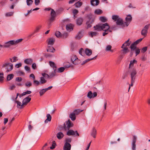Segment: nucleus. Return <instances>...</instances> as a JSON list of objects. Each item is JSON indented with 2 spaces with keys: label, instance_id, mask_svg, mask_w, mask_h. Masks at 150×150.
<instances>
[{
  "label": "nucleus",
  "instance_id": "6",
  "mask_svg": "<svg viewBox=\"0 0 150 150\" xmlns=\"http://www.w3.org/2000/svg\"><path fill=\"white\" fill-rule=\"evenodd\" d=\"M71 60L72 63L75 65H78L81 62V61L78 59L76 55L71 57Z\"/></svg>",
  "mask_w": 150,
  "mask_h": 150
},
{
  "label": "nucleus",
  "instance_id": "18",
  "mask_svg": "<svg viewBox=\"0 0 150 150\" xmlns=\"http://www.w3.org/2000/svg\"><path fill=\"white\" fill-rule=\"evenodd\" d=\"M97 57V56H96L95 57H94L92 58L87 59H86V60H85V61H83L82 62V63H81V65H83L84 64L87 63V62H89V61H90L91 60H93V59H95Z\"/></svg>",
  "mask_w": 150,
  "mask_h": 150
},
{
  "label": "nucleus",
  "instance_id": "27",
  "mask_svg": "<svg viewBox=\"0 0 150 150\" xmlns=\"http://www.w3.org/2000/svg\"><path fill=\"white\" fill-rule=\"evenodd\" d=\"M85 52L86 55L88 56H90L91 55L92 53V51L91 50L88 49H86Z\"/></svg>",
  "mask_w": 150,
  "mask_h": 150
},
{
  "label": "nucleus",
  "instance_id": "53",
  "mask_svg": "<svg viewBox=\"0 0 150 150\" xmlns=\"http://www.w3.org/2000/svg\"><path fill=\"white\" fill-rule=\"evenodd\" d=\"M86 24L87 25V28H91L92 26L91 24H91V21H87L86 23Z\"/></svg>",
  "mask_w": 150,
  "mask_h": 150
},
{
  "label": "nucleus",
  "instance_id": "16",
  "mask_svg": "<svg viewBox=\"0 0 150 150\" xmlns=\"http://www.w3.org/2000/svg\"><path fill=\"white\" fill-rule=\"evenodd\" d=\"M71 146L70 144L65 143L63 146V150H70Z\"/></svg>",
  "mask_w": 150,
  "mask_h": 150
},
{
  "label": "nucleus",
  "instance_id": "45",
  "mask_svg": "<svg viewBox=\"0 0 150 150\" xmlns=\"http://www.w3.org/2000/svg\"><path fill=\"white\" fill-rule=\"evenodd\" d=\"M62 35L61 33L59 31H57L55 33V35L57 38H61Z\"/></svg>",
  "mask_w": 150,
  "mask_h": 150
},
{
  "label": "nucleus",
  "instance_id": "13",
  "mask_svg": "<svg viewBox=\"0 0 150 150\" xmlns=\"http://www.w3.org/2000/svg\"><path fill=\"white\" fill-rule=\"evenodd\" d=\"M31 96V95H30L26 97L23 99L22 101L23 104H22L21 106H23L24 105H26L30 101L31 98L28 97Z\"/></svg>",
  "mask_w": 150,
  "mask_h": 150
},
{
  "label": "nucleus",
  "instance_id": "12",
  "mask_svg": "<svg viewBox=\"0 0 150 150\" xmlns=\"http://www.w3.org/2000/svg\"><path fill=\"white\" fill-rule=\"evenodd\" d=\"M52 88V86H50L47 88L43 89L40 90L39 92L40 96H42L47 91L50 90Z\"/></svg>",
  "mask_w": 150,
  "mask_h": 150
},
{
  "label": "nucleus",
  "instance_id": "33",
  "mask_svg": "<svg viewBox=\"0 0 150 150\" xmlns=\"http://www.w3.org/2000/svg\"><path fill=\"white\" fill-rule=\"evenodd\" d=\"M137 61L135 59H134L133 61H131L130 62L129 68H133V66L134 64H137Z\"/></svg>",
  "mask_w": 150,
  "mask_h": 150
},
{
  "label": "nucleus",
  "instance_id": "11",
  "mask_svg": "<svg viewBox=\"0 0 150 150\" xmlns=\"http://www.w3.org/2000/svg\"><path fill=\"white\" fill-rule=\"evenodd\" d=\"M137 138L134 135H133V139L132 143V150H136V143L137 141Z\"/></svg>",
  "mask_w": 150,
  "mask_h": 150
},
{
  "label": "nucleus",
  "instance_id": "15",
  "mask_svg": "<svg viewBox=\"0 0 150 150\" xmlns=\"http://www.w3.org/2000/svg\"><path fill=\"white\" fill-rule=\"evenodd\" d=\"M131 43V41H130V40L129 39L122 45L121 47V48H123L125 47L127 48H128V47H127V46H129Z\"/></svg>",
  "mask_w": 150,
  "mask_h": 150
},
{
  "label": "nucleus",
  "instance_id": "56",
  "mask_svg": "<svg viewBox=\"0 0 150 150\" xmlns=\"http://www.w3.org/2000/svg\"><path fill=\"white\" fill-rule=\"evenodd\" d=\"M135 50L136 56H137L139 54L140 52V49L137 47Z\"/></svg>",
  "mask_w": 150,
  "mask_h": 150
},
{
  "label": "nucleus",
  "instance_id": "19",
  "mask_svg": "<svg viewBox=\"0 0 150 150\" xmlns=\"http://www.w3.org/2000/svg\"><path fill=\"white\" fill-rule=\"evenodd\" d=\"M24 62L27 64H31L33 62V60L31 58H27L24 60Z\"/></svg>",
  "mask_w": 150,
  "mask_h": 150
},
{
  "label": "nucleus",
  "instance_id": "3",
  "mask_svg": "<svg viewBox=\"0 0 150 150\" xmlns=\"http://www.w3.org/2000/svg\"><path fill=\"white\" fill-rule=\"evenodd\" d=\"M129 72L131 78V84H133L136 77L137 72L136 69L134 68H129Z\"/></svg>",
  "mask_w": 150,
  "mask_h": 150
},
{
  "label": "nucleus",
  "instance_id": "29",
  "mask_svg": "<svg viewBox=\"0 0 150 150\" xmlns=\"http://www.w3.org/2000/svg\"><path fill=\"white\" fill-rule=\"evenodd\" d=\"M64 136V134L62 132H59L57 134V137L59 139H61Z\"/></svg>",
  "mask_w": 150,
  "mask_h": 150
},
{
  "label": "nucleus",
  "instance_id": "42",
  "mask_svg": "<svg viewBox=\"0 0 150 150\" xmlns=\"http://www.w3.org/2000/svg\"><path fill=\"white\" fill-rule=\"evenodd\" d=\"M103 13L102 10L100 9H97L95 10L94 13L97 15H100Z\"/></svg>",
  "mask_w": 150,
  "mask_h": 150
},
{
  "label": "nucleus",
  "instance_id": "58",
  "mask_svg": "<svg viewBox=\"0 0 150 150\" xmlns=\"http://www.w3.org/2000/svg\"><path fill=\"white\" fill-rule=\"evenodd\" d=\"M24 68H25V70L26 71H27L28 72H30V67H28V66H25Z\"/></svg>",
  "mask_w": 150,
  "mask_h": 150
},
{
  "label": "nucleus",
  "instance_id": "2",
  "mask_svg": "<svg viewBox=\"0 0 150 150\" xmlns=\"http://www.w3.org/2000/svg\"><path fill=\"white\" fill-rule=\"evenodd\" d=\"M51 10L52 11L51 12V17L50 19L48 20V27L50 28L51 26V24L52 22H53L55 19V17H56V13L55 11L52 9L51 8H45V10L49 11Z\"/></svg>",
  "mask_w": 150,
  "mask_h": 150
},
{
  "label": "nucleus",
  "instance_id": "21",
  "mask_svg": "<svg viewBox=\"0 0 150 150\" xmlns=\"http://www.w3.org/2000/svg\"><path fill=\"white\" fill-rule=\"evenodd\" d=\"M30 77H32L34 83L36 84H39V81L35 80V76L33 74H31L30 75Z\"/></svg>",
  "mask_w": 150,
  "mask_h": 150
},
{
  "label": "nucleus",
  "instance_id": "64",
  "mask_svg": "<svg viewBox=\"0 0 150 150\" xmlns=\"http://www.w3.org/2000/svg\"><path fill=\"white\" fill-rule=\"evenodd\" d=\"M32 67L33 69H36L37 68V66L36 64L35 63H33L32 65Z\"/></svg>",
  "mask_w": 150,
  "mask_h": 150
},
{
  "label": "nucleus",
  "instance_id": "50",
  "mask_svg": "<svg viewBox=\"0 0 150 150\" xmlns=\"http://www.w3.org/2000/svg\"><path fill=\"white\" fill-rule=\"evenodd\" d=\"M33 2V1L32 0H26V3L27 5L29 6L32 5Z\"/></svg>",
  "mask_w": 150,
  "mask_h": 150
},
{
  "label": "nucleus",
  "instance_id": "60",
  "mask_svg": "<svg viewBox=\"0 0 150 150\" xmlns=\"http://www.w3.org/2000/svg\"><path fill=\"white\" fill-rule=\"evenodd\" d=\"M147 47H144L142 49L141 52L144 53L147 50Z\"/></svg>",
  "mask_w": 150,
  "mask_h": 150
},
{
  "label": "nucleus",
  "instance_id": "5",
  "mask_svg": "<svg viewBox=\"0 0 150 150\" xmlns=\"http://www.w3.org/2000/svg\"><path fill=\"white\" fill-rule=\"evenodd\" d=\"M2 67L5 68L7 71H9L13 69V66L11 63H6L3 64Z\"/></svg>",
  "mask_w": 150,
  "mask_h": 150
},
{
  "label": "nucleus",
  "instance_id": "32",
  "mask_svg": "<svg viewBox=\"0 0 150 150\" xmlns=\"http://www.w3.org/2000/svg\"><path fill=\"white\" fill-rule=\"evenodd\" d=\"M47 119L45 121V123H47L49 121H50L52 119V117L50 114L47 115Z\"/></svg>",
  "mask_w": 150,
  "mask_h": 150
},
{
  "label": "nucleus",
  "instance_id": "43",
  "mask_svg": "<svg viewBox=\"0 0 150 150\" xmlns=\"http://www.w3.org/2000/svg\"><path fill=\"white\" fill-rule=\"evenodd\" d=\"M42 76L44 77L46 79H50V77L49 75L44 73H42Z\"/></svg>",
  "mask_w": 150,
  "mask_h": 150
},
{
  "label": "nucleus",
  "instance_id": "14",
  "mask_svg": "<svg viewBox=\"0 0 150 150\" xmlns=\"http://www.w3.org/2000/svg\"><path fill=\"white\" fill-rule=\"evenodd\" d=\"M90 2L92 6H97L99 4L100 1L99 0H91Z\"/></svg>",
  "mask_w": 150,
  "mask_h": 150
},
{
  "label": "nucleus",
  "instance_id": "31",
  "mask_svg": "<svg viewBox=\"0 0 150 150\" xmlns=\"http://www.w3.org/2000/svg\"><path fill=\"white\" fill-rule=\"evenodd\" d=\"M57 72V70L55 71L54 70V71L50 73L49 74L50 77V79H51L56 76V73Z\"/></svg>",
  "mask_w": 150,
  "mask_h": 150
},
{
  "label": "nucleus",
  "instance_id": "23",
  "mask_svg": "<svg viewBox=\"0 0 150 150\" xmlns=\"http://www.w3.org/2000/svg\"><path fill=\"white\" fill-rule=\"evenodd\" d=\"M83 20L81 18H78L76 21V23L77 25H81L83 22Z\"/></svg>",
  "mask_w": 150,
  "mask_h": 150
},
{
  "label": "nucleus",
  "instance_id": "62",
  "mask_svg": "<svg viewBox=\"0 0 150 150\" xmlns=\"http://www.w3.org/2000/svg\"><path fill=\"white\" fill-rule=\"evenodd\" d=\"M112 48V46L110 45H108L106 46V50L107 51H109Z\"/></svg>",
  "mask_w": 150,
  "mask_h": 150
},
{
  "label": "nucleus",
  "instance_id": "7",
  "mask_svg": "<svg viewBox=\"0 0 150 150\" xmlns=\"http://www.w3.org/2000/svg\"><path fill=\"white\" fill-rule=\"evenodd\" d=\"M73 124L72 123L70 120H69L66 122V124H64V127L65 130L66 131L69 129L70 127H72Z\"/></svg>",
  "mask_w": 150,
  "mask_h": 150
},
{
  "label": "nucleus",
  "instance_id": "39",
  "mask_svg": "<svg viewBox=\"0 0 150 150\" xmlns=\"http://www.w3.org/2000/svg\"><path fill=\"white\" fill-rule=\"evenodd\" d=\"M14 75L13 74H9L7 75L6 79L7 81H10L13 77Z\"/></svg>",
  "mask_w": 150,
  "mask_h": 150
},
{
  "label": "nucleus",
  "instance_id": "8",
  "mask_svg": "<svg viewBox=\"0 0 150 150\" xmlns=\"http://www.w3.org/2000/svg\"><path fill=\"white\" fill-rule=\"evenodd\" d=\"M122 49H123L120 51V54L119 56L120 59L121 60L125 56V54L129 52L128 48H127L125 47Z\"/></svg>",
  "mask_w": 150,
  "mask_h": 150
},
{
  "label": "nucleus",
  "instance_id": "25",
  "mask_svg": "<svg viewBox=\"0 0 150 150\" xmlns=\"http://www.w3.org/2000/svg\"><path fill=\"white\" fill-rule=\"evenodd\" d=\"M49 63L50 66L53 68V70L57 71V67L54 63L50 61Z\"/></svg>",
  "mask_w": 150,
  "mask_h": 150
},
{
  "label": "nucleus",
  "instance_id": "63",
  "mask_svg": "<svg viewBox=\"0 0 150 150\" xmlns=\"http://www.w3.org/2000/svg\"><path fill=\"white\" fill-rule=\"evenodd\" d=\"M22 78L21 77H18L16 79V80L18 82H21L22 81Z\"/></svg>",
  "mask_w": 150,
  "mask_h": 150
},
{
  "label": "nucleus",
  "instance_id": "1",
  "mask_svg": "<svg viewBox=\"0 0 150 150\" xmlns=\"http://www.w3.org/2000/svg\"><path fill=\"white\" fill-rule=\"evenodd\" d=\"M109 26L107 23L101 24L96 25L93 27L94 30L98 31L103 30L105 32H107L109 29Z\"/></svg>",
  "mask_w": 150,
  "mask_h": 150
},
{
  "label": "nucleus",
  "instance_id": "41",
  "mask_svg": "<svg viewBox=\"0 0 150 150\" xmlns=\"http://www.w3.org/2000/svg\"><path fill=\"white\" fill-rule=\"evenodd\" d=\"M82 37V35L81 34V32H79L75 37V38L76 39H80Z\"/></svg>",
  "mask_w": 150,
  "mask_h": 150
},
{
  "label": "nucleus",
  "instance_id": "61",
  "mask_svg": "<svg viewBox=\"0 0 150 150\" xmlns=\"http://www.w3.org/2000/svg\"><path fill=\"white\" fill-rule=\"evenodd\" d=\"M68 35V34L66 33H64L63 34H62L61 38H66L67 37Z\"/></svg>",
  "mask_w": 150,
  "mask_h": 150
},
{
  "label": "nucleus",
  "instance_id": "47",
  "mask_svg": "<svg viewBox=\"0 0 150 150\" xmlns=\"http://www.w3.org/2000/svg\"><path fill=\"white\" fill-rule=\"evenodd\" d=\"M100 20L103 22H106L107 21V19L105 17L103 16H101L100 17Z\"/></svg>",
  "mask_w": 150,
  "mask_h": 150
},
{
  "label": "nucleus",
  "instance_id": "24",
  "mask_svg": "<svg viewBox=\"0 0 150 150\" xmlns=\"http://www.w3.org/2000/svg\"><path fill=\"white\" fill-rule=\"evenodd\" d=\"M137 48V45L135 44H134V43L132 44L130 47V48L131 49V52H133V51Z\"/></svg>",
  "mask_w": 150,
  "mask_h": 150
},
{
  "label": "nucleus",
  "instance_id": "44",
  "mask_svg": "<svg viewBox=\"0 0 150 150\" xmlns=\"http://www.w3.org/2000/svg\"><path fill=\"white\" fill-rule=\"evenodd\" d=\"M31 93V91H27L25 92H23L22 95H20V97H21L22 96H25L27 94H30Z\"/></svg>",
  "mask_w": 150,
  "mask_h": 150
},
{
  "label": "nucleus",
  "instance_id": "48",
  "mask_svg": "<svg viewBox=\"0 0 150 150\" xmlns=\"http://www.w3.org/2000/svg\"><path fill=\"white\" fill-rule=\"evenodd\" d=\"M56 145L55 142L54 141H53L52 142V146L50 147V148L51 149H53L55 148V146Z\"/></svg>",
  "mask_w": 150,
  "mask_h": 150
},
{
  "label": "nucleus",
  "instance_id": "57",
  "mask_svg": "<svg viewBox=\"0 0 150 150\" xmlns=\"http://www.w3.org/2000/svg\"><path fill=\"white\" fill-rule=\"evenodd\" d=\"M40 28H41V26H37L36 28V29H35V30L34 31V33H37L40 30Z\"/></svg>",
  "mask_w": 150,
  "mask_h": 150
},
{
  "label": "nucleus",
  "instance_id": "49",
  "mask_svg": "<svg viewBox=\"0 0 150 150\" xmlns=\"http://www.w3.org/2000/svg\"><path fill=\"white\" fill-rule=\"evenodd\" d=\"M72 141V139L71 138H67L65 140V143H67V144H70L71 142Z\"/></svg>",
  "mask_w": 150,
  "mask_h": 150
},
{
  "label": "nucleus",
  "instance_id": "34",
  "mask_svg": "<svg viewBox=\"0 0 150 150\" xmlns=\"http://www.w3.org/2000/svg\"><path fill=\"white\" fill-rule=\"evenodd\" d=\"M47 52H54L55 50L52 47H49L47 49Z\"/></svg>",
  "mask_w": 150,
  "mask_h": 150
},
{
  "label": "nucleus",
  "instance_id": "38",
  "mask_svg": "<svg viewBox=\"0 0 150 150\" xmlns=\"http://www.w3.org/2000/svg\"><path fill=\"white\" fill-rule=\"evenodd\" d=\"M132 18L131 15H128L125 18V20L126 22H130L132 20Z\"/></svg>",
  "mask_w": 150,
  "mask_h": 150
},
{
  "label": "nucleus",
  "instance_id": "36",
  "mask_svg": "<svg viewBox=\"0 0 150 150\" xmlns=\"http://www.w3.org/2000/svg\"><path fill=\"white\" fill-rule=\"evenodd\" d=\"M47 80L44 77L42 76L40 78V82L42 84H44L46 83Z\"/></svg>",
  "mask_w": 150,
  "mask_h": 150
},
{
  "label": "nucleus",
  "instance_id": "54",
  "mask_svg": "<svg viewBox=\"0 0 150 150\" xmlns=\"http://www.w3.org/2000/svg\"><path fill=\"white\" fill-rule=\"evenodd\" d=\"M13 12H9L6 13L5 14V16L6 17H10L13 16Z\"/></svg>",
  "mask_w": 150,
  "mask_h": 150
},
{
  "label": "nucleus",
  "instance_id": "59",
  "mask_svg": "<svg viewBox=\"0 0 150 150\" xmlns=\"http://www.w3.org/2000/svg\"><path fill=\"white\" fill-rule=\"evenodd\" d=\"M142 38H140L135 41L134 42V44H135L136 45L139 43L142 40Z\"/></svg>",
  "mask_w": 150,
  "mask_h": 150
},
{
  "label": "nucleus",
  "instance_id": "51",
  "mask_svg": "<svg viewBox=\"0 0 150 150\" xmlns=\"http://www.w3.org/2000/svg\"><path fill=\"white\" fill-rule=\"evenodd\" d=\"M119 18V16L117 15H113L112 16V19L115 21H116Z\"/></svg>",
  "mask_w": 150,
  "mask_h": 150
},
{
  "label": "nucleus",
  "instance_id": "35",
  "mask_svg": "<svg viewBox=\"0 0 150 150\" xmlns=\"http://www.w3.org/2000/svg\"><path fill=\"white\" fill-rule=\"evenodd\" d=\"M55 40L53 38H50L49 39L48 42V45H52L54 43Z\"/></svg>",
  "mask_w": 150,
  "mask_h": 150
},
{
  "label": "nucleus",
  "instance_id": "30",
  "mask_svg": "<svg viewBox=\"0 0 150 150\" xmlns=\"http://www.w3.org/2000/svg\"><path fill=\"white\" fill-rule=\"evenodd\" d=\"M75 114L73 112L70 113L69 115V117L72 121L75 120L76 119Z\"/></svg>",
  "mask_w": 150,
  "mask_h": 150
},
{
  "label": "nucleus",
  "instance_id": "40",
  "mask_svg": "<svg viewBox=\"0 0 150 150\" xmlns=\"http://www.w3.org/2000/svg\"><path fill=\"white\" fill-rule=\"evenodd\" d=\"M82 2L78 1L74 4L75 6L77 8H79L81 7L82 5Z\"/></svg>",
  "mask_w": 150,
  "mask_h": 150
},
{
  "label": "nucleus",
  "instance_id": "17",
  "mask_svg": "<svg viewBox=\"0 0 150 150\" xmlns=\"http://www.w3.org/2000/svg\"><path fill=\"white\" fill-rule=\"evenodd\" d=\"M87 17L89 19L88 21H91V24H92L94 21V16L92 14H90L87 16Z\"/></svg>",
  "mask_w": 150,
  "mask_h": 150
},
{
  "label": "nucleus",
  "instance_id": "22",
  "mask_svg": "<svg viewBox=\"0 0 150 150\" xmlns=\"http://www.w3.org/2000/svg\"><path fill=\"white\" fill-rule=\"evenodd\" d=\"M66 28L67 31H70L73 30V25L71 24H67L66 25Z\"/></svg>",
  "mask_w": 150,
  "mask_h": 150
},
{
  "label": "nucleus",
  "instance_id": "20",
  "mask_svg": "<svg viewBox=\"0 0 150 150\" xmlns=\"http://www.w3.org/2000/svg\"><path fill=\"white\" fill-rule=\"evenodd\" d=\"M91 135L94 138L96 137V130L95 127H93L91 132Z\"/></svg>",
  "mask_w": 150,
  "mask_h": 150
},
{
  "label": "nucleus",
  "instance_id": "26",
  "mask_svg": "<svg viewBox=\"0 0 150 150\" xmlns=\"http://www.w3.org/2000/svg\"><path fill=\"white\" fill-rule=\"evenodd\" d=\"M116 23L117 25H122L123 24V21L122 19L119 18L117 21Z\"/></svg>",
  "mask_w": 150,
  "mask_h": 150
},
{
  "label": "nucleus",
  "instance_id": "46",
  "mask_svg": "<svg viewBox=\"0 0 150 150\" xmlns=\"http://www.w3.org/2000/svg\"><path fill=\"white\" fill-rule=\"evenodd\" d=\"M64 67H62L58 68L57 70V72H58L61 73L63 72L64 70Z\"/></svg>",
  "mask_w": 150,
  "mask_h": 150
},
{
  "label": "nucleus",
  "instance_id": "10",
  "mask_svg": "<svg viewBox=\"0 0 150 150\" xmlns=\"http://www.w3.org/2000/svg\"><path fill=\"white\" fill-rule=\"evenodd\" d=\"M149 26V25L148 24L146 25L142 30L141 33V34L145 37L147 35V30Z\"/></svg>",
  "mask_w": 150,
  "mask_h": 150
},
{
  "label": "nucleus",
  "instance_id": "52",
  "mask_svg": "<svg viewBox=\"0 0 150 150\" xmlns=\"http://www.w3.org/2000/svg\"><path fill=\"white\" fill-rule=\"evenodd\" d=\"M79 54L81 55L82 56H83L84 55V50L82 48H81L79 51Z\"/></svg>",
  "mask_w": 150,
  "mask_h": 150
},
{
  "label": "nucleus",
  "instance_id": "37",
  "mask_svg": "<svg viewBox=\"0 0 150 150\" xmlns=\"http://www.w3.org/2000/svg\"><path fill=\"white\" fill-rule=\"evenodd\" d=\"M83 110H81L79 109H76L73 111V112L75 115H78L83 111Z\"/></svg>",
  "mask_w": 150,
  "mask_h": 150
},
{
  "label": "nucleus",
  "instance_id": "55",
  "mask_svg": "<svg viewBox=\"0 0 150 150\" xmlns=\"http://www.w3.org/2000/svg\"><path fill=\"white\" fill-rule=\"evenodd\" d=\"M87 96L88 98H93V93L91 91H90L88 93Z\"/></svg>",
  "mask_w": 150,
  "mask_h": 150
},
{
  "label": "nucleus",
  "instance_id": "4",
  "mask_svg": "<svg viewBox=\"0 0 150 150\" xmlns=\"http://www.w3.org/2000/svg\"><path fill=\"white\" fill-rule=\"evenodd\" d=\"M22 39H20L16 40H10L6 42L5 44L3 46L5 47H8L11 45L16 44L21 42L22 40Z\"/></svg>",
  "mask_w": 150,
  "mask_h": 150
},
{
  "label": "nucleus",
  "instance_id": "28",
  "mask_svg": "<svg viewBox=\"0 0 150 150\" xmlns=\"http://www.w3.org/2000/svg\"><path fill=\"white\" fill-rule=\"evenodd\" d=\"M98 34L99 33L96 32H90L88 33L89 35L91 36L92 38L93 36H96L98 35Z\"/></svg>",
  "mask_w": 150,
  "mask_h": 150
},
{
  "label": "nucleus",
  "instance_id": "9",
  "mask_svg": "<svg viewBox=\"0 0 150 150\" xmlns=\"http://www.w3.org/2000/svg\"><path fill=\"white\" fill-rule=\"evenodd\" d=\"M68 130L67 134L68 136H74L75 135V136H79V135L77 131H74L71 129H69Z\"/></svg>",
  "mask_w": 150,
  "mask_h": 150
}]
</instances>
